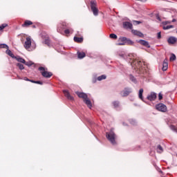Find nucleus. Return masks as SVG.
I'll use <instances>...</instances> for the list:
<instances>
[{"mask_svg": "<svg viewBox=\"0 0 177 177\" xmlns=\"http://www.w3.org/2000/svg\"><path fill=\"white\" fill-rule=\"evenodd\" d=\"M88 109H92V102L90 101L89 98H87L83 101Z\"/></svg>", "mask_w": 177, "mask_h": 177, "instance_id": "obj_20", "label": "nucleus"}, {"mask_svg": "<svg viewBox=\"0 0 177 177\" xmlns=\"http://www.w3.org/2000/svg\"><path fill=\"white\" fill-rule=\"evenodd\" d=\"M122 26H123V28H124L125 30H133L132 28H133V25H132V23L129 22V21H124L122 23Z\"/></svg>", "mask_w": 177, "mask_h": 177, "instance_id": "obj_6", "label": "nucleus"}, {"mask_svg": "<svg viewBox=\"0 0 177 177\" xmlns=\"http://www.w3.org/2000/svg\"><path fill=\"white\" fill-rule=\"evenodd\" d=\"M143 92H144V90L143 88H140L139 90V92H138V97L139 99H140V100H142V102H145V100H143Z\"/></svg>", "mask_w": 177, "mask_h": 177, "instance_id": "obj_22", "label": "nucleus"}, {"mask_svg": "<svg viewBox=\"0 0 177 177\" xmlns=\"http://www.w3.org/2000/svg\"><path fill=\"white\" fill-rule=\"evenodd\" d=\"M147 99L149 100V102H154V100L157 99V93L151 92V93L147 95Z\"/></svg>", "mask_w": 177, "mask_h": 177, "instance_id": "obj_8", "label": "nucleus"}, {"mask_svg": "<svg viewBox=\"0 0 177 177\" xmlns=\"http://www.w3.org/2000/svg\"><path fill=\"white\" fill-rule=\"evenodd\" d=\"M132 93V90L129 88H125L124 91H121L120 95L122 96V97H126L127 96H129L130 93Z\"/></svg>", "mask_w": 177, "mask_h": 177, "instance_id": "obj_7", "label": "nucleus"}, {"mask_svg": "<svg viewBox=\"0 0 177 177\" xmlns=\"http://www.w3.org/2000/svg\"><path fill=\"white\" fill-rule=\"evenodd\" d=\"M170 28H174V26H172V25H169V26H163V27H162V29H163V30H169Z\"/></svg>", "mask_w": 177, "mask_h": 177, "instance_id": "obj_39", "label": "nucleus"}, {"mask_svg": "<svg viewBox=\"0 0 177 177\" xmlns=\"http://www.w3.org/2000/svg\"><path fill=\"white\" fill-rule=\"evenodd\" d=\"M112 104L115 109L120 107V101H113Z\"/></svg>", "mask_w": 177, "mask_h": 177, "instance_id": "obj_28", "label": "nucleus"}, {"mask_svg": "<svg viewBox=\"0 0 177 177\" xmlns=\"http://www.w3.org/2000/svg\"><path fill=\"white\" fill-rule=\"evenodd\" d=\"M162 24L165 26H167V24H171V21H162Z\"/></svg>", "mask_w": 177, "mask_h": 177, "instance_id": "obj_41", "label": "nucleus"}, {"mask_svg": "<svg viewBox=\"0 0 177 177\" xmlns=\"http://www.w3.org/2000/svg\"><path fill=\"white\" fill-rule=\"evenodd\" d=\"M73 28H71V27H70V26H68V28H66L64 30V33L66 34V35H68V34H70V32H73Z\"/></svg>", "mask_w": 177, "mask_h": 177, "instance_id": "obj_25", "label": "nucleus"}, {"mask_svg": "<svg viewBox=\"0 0 177 177\" xmlns=\"http://www.w3.org/2000/svg\"><path fill=\"white\" fill-rule=\"evenodd\" d=\"M39 71H40L42 77L44 78H50L52 75H53V73L52 72H48V68H44V66H40L38 68Z\"/></svg>", "mask_w": 177, "mask_h": 177, "instance_id": "obj_2", "label": "nucleus"}, {"mask_svg": "<svg viewBox=\"0 0 177 177\" xmlns=\"http://www.w3.org/2000/svg\"><path fill=\"white\" fill-rule=\"evenodd\" d=\"M156 19H157V20H158L159 21H161V18L160 17V15H157V16H156Z\"/></svg>", "mask_w": 177, "mask_h": 177, "instance_id": "obj_47", "label": "nucleus"}, {"mask_svg": "<svg viewBox=\"0 0 177 177\" xmlns=\"http://www.w3.org/2000/svg\"><path fill=\"white\" fill-rule=\"evenodd\" d=\"M106 136L108 140H109V142H111L112 145H115L116 136L114 131H110L109 133H106Z\"/></svg>", "mask_w": 177, "mask_h": 177, "instance_id": "obj_4", "label": "nucleus"}, {"mask_svg": "<svg viewBox=\"0 0 177 177\" xmlns=\"http://www.w3.org/2000/svg\"><path fill=\"white\" fill-rule=\"evenodd\" d=\"M127 38L125 37H120L118 41H119V42H122V43H118V45H119L120 46L125 45L127 43Z\"/></svg>", "mask_w": 177, "mask_h": 177, "instance_id": "obj_13", "label": "nucleus"}, {"mask_svg": "<svg viewBox=\"0 0 177 177\" xmlns=\"http://www.w3.org/2000/svg\"><path fill=\"white\" fill-rule=\"evenodd\" d=\"M119 44H122V41H119Z\"/></svg>", "mask_w": 177, "mask_h": 177, "instance_id": "obj_54", "label": "nucleus"}, {"mask_svg": "<svg viewBox=\"0 0 177 177\" xmlns=\"http://www.w3.org/2000/svg\"><path fill=\"white\" fill-rule=\"evenodd\" d=\"M32 27L33 28H37V26H35V25H32Z\"/></svg>", "mask_w": 177, "mask_h": 177, "instance_id": "obj_52", "label": "nucleus"}, {"mask_svg": "<svg viewBox=\"0 0 177 177\" xmlns=\"http://www.w3.org/2000/svg\"><path fill=\"white\" fill-rule=\"evenodd\" d=\"M171 21H172V23H175V21H176V19H173Z\"/></svg>", "mask_w": 177, "mask_h": 177, "instance_id": "obj_51", "label": "nucleus"}, {"mask_svg": "<svg viewBox=\"0 0 177 177\" xmlns=\"http://www.w3.org/2000/svg\"><path fill=\"white\" fill-rule=\"evenodd\" d=\"M73 40L77 44H82L84 42V37H74Z\"/></svg>", "mask_w": 177, "mask_h": 177, "instance_id": "obj_19", "label": "nucleus"}, {"mask_svg": "<svg viewBox=\"0 0 177 177\" xmlns=\"http://www.w3.org/2000/svg\"><path fill=\"white\" fill-rule=\"evenodd\" d=\"M63 93L68 100H74V97L71 96L70 94V92H68L67 90H64Z\"/></svg>", "mask_w": 177, "mask_h": 177, "instance_id": "obj_11", "label": "nucleus"}, {"mask_svg": "<svg viewBox=\"0 0 177 177\" xmlns=\"http://www.w3.org/2000/svg\"><path fill=\"white\" fill-rule=\"evenodd\" d=\"M35 84H39V85H43L44 82H42L41 81H36Z\"/></svg>", "mask_w": 177, "mask_h": 177, "instance_id": "obj_46", "label": "nucleus"}, {"mask_svg": "<svg viewBox=\"0 0 177 177\" xmlns=\"http://www.w3.org/2000/svg\"><path fill=\"white\" fill-rule=\"evenodd\" d=\"M130 124H131V125H135L136 124V120H130Z\"/></svg>", "mask_w": 177, "mask_h": 177, "instance_id": "obj_42", "label": "nucleus"}, {"mask_svg": "<svg viewBox=\"0 0 177 177\" xmlns=\"http://www.w3.org/2000/svg\"><path fill=\"white\" fill-rule=\"evenodd\" d=\"M76 95L80 97V99H83V101L86 99H88V95L84 92H75Z\"/></svg>", "mask_w": 177, "mask_h": 177, "instance_id": "obj_9", "label": "nucleus"}, {"mask_svg": "<svg viewBox=\"0 0 177 177\" xmlns=\"http://www.w3.org/2000/svg\"><path fill=\"white\" fill-rule=\"evenodd\" d=\"M135 64L137 70H140V68H142V64H144V66H146V63L145 62H142V61H137L135 62Z\"/></svg>", "mask_w": 177, "mask_h": 177, "instance_id": "obj_14", "label": "nucleus"}, {"mask_svg": "<svg viewBox=\"0 0 177 177\" xmlns=\"http://www.w3.org/2000/svg\"><path fill=\"white\" fill-rule=\"evenodd\" d=\"M157 150H158V153H162V151H164V149H162V147H161V145H158V147H157Z\"/></svg>", "mask_w": 177, "mask_h": 177, "instance_id": "obj_34", "label": "nucleus"}, {"mask_svg": "<svg viewBox=\"0 0 177 177\" xmlns=\"http://www.w3.org/2000/svg\"><path fill=\"white\" fill-rule=\"evenodd\" d=\"M131 32L134 35H137V37H140V38H143V37H145V35H143V33H142V32L137 30H131Z\"/></svg>", "mask_w": 177, "mask_h": 177, "instance_id": "obj_12", "label": "nucleus"}, {"mask_svg": "<svg viewBox=\"0 0 177 177\" xmlns=\"http://www.w3.org/2000/svg\"><path fill=\"white\" fill-rule=\"evenodd\" d=\"M177 38L175 37H170L167 39L168 44H170L171 45H174V44H176Z\"/></svg>", "mask_w": 177, "mask_h": 177, "instance_id": "obj_17", "label": "nucleus"}, {"mask_svg": "<svg viewBox=\"0 0 177 177\" xmlns=\"http://www.w3.org/2000/svg\"><path fill=\"white\" fill-rule=\"evenodd\" d=\"M169 128H170V129H171V131H173L174 132H176V133H177V128H176V127H175L173 124H171L169 126Z\"/></svg>", "mask_w": 177, "mask_h": 177, "instance_id": "obj_31", "label": "nucleus"}, {"mask_svg": "<svg viewBox=\"0 0 177 177\" xmlns=\"http://www.w3.org/2000/svg\"><path fill=\"white\" fill-rule=\"evenodd\" d=\"M157 38L158 39H161V32H158Z\"/></svg>", "mask_w": 177, "mask_h": 177, "instance_id": "obj_44", "label": "nucleus"}, {"mask_svg": "<svg viewBox=\"0 0 177 177\" xmlns=\"http://www.w3.org/2000/svg\"><path fill=\"white\" fill-rule=\"evenodd\" d=\"M109 37H110L111 39H117V38H118V37L117 36V35H115V34H114V33L110 34V35H109Z\"/></svg>", "mask_w": 177, "mask_h": 177, "instance_id": "obj_32", "label": "nucleus"}, {"mask_svg": "<svg viewBox=\"0 0 177 177\" xmlns=\"http://www.w3.org/2000/svg\"><path fill=\"white\" fill-rule=\"evenodd\" d=\"M24 80H25V81H29L30 82V79H28L27 77H25L24 78Z\"/></svg>", "mask_w": 177, "mask_h": 177, "instance_id": "obj_49", "label": "nucleus"}, {"mask_svg": "<svg viewBox=\"0 0 177 177\" xmlns=\"http://www.w3.org/2000/svg\"><path fill=\"white\" fill-rule=\"evenodd\" d=\"M25 66H28V67H31V66H32V64H34V63H32V62L29 61V62H26L25 61Z\"/></svg>", "mask_w": 177, "mask_h": 177, "instance_id": "obj_36", "label": "nucleus"}, {"mask_svg": "<svg viewBox=\"0 0 177 177\" xmlns=\"http://www.w3.org/2000/svg\"><path fill=\"white\" fill-rule=\"evenodd\" d=\"M85 56H86V54L84 52H77V57L79 59H84Z\"/></svg>", "mask_w": 177, "mask_h": 177, "instance_id": "obj_23", "label": "nucleus"}, {"mask_svg": "<svg viewBox=\"0 0 177 177\" xmlns=\"http://www.w3.org/2000/svg\"><path fill=\"white\" fill-rule=\"evenodd\" d=\"M69 26H70V24L66 21L59 23L57 25V32H59V34H63V30H66V28H68Z\"/></svg>", "mask_w": 177, "mask_h": 177, "instance_id": "obj_3", "label": "nucleus"}, {"mask_svg": "<svg viewBox=\"0 0 177 177\" xmlns=\"http://www.w3.org/2000/svg\"><path fill=\"white\" fill-rule=\"evenodd\" d=\"M158 99L159 100H162V94L161 93L158 94Z\"/></svg>", "mask_w": 177, "mask_h": 177, "instance_id": "obj_43", "label": "nucleus"}, {"mask_svg": "<svg viewBox=\"0 0 177 177\" xmlns=\"http://www.w3.org/2000/svg\"><path fill=\"white\" fill-rule=\"evenodd\" d=\"M8 27V24H3L0 26V31H3V28Z\"/></svg>", "mask_w": 177, "mask_h": 177, "instance_id": "obj_37", "label": "nucleus"}, {"mask_svg": "<svg viewBox=\"0 0 177 177\" xmlns=\"http://www.w3.org/2000/svg\"><path fill=\"white\" fill-rule=\"evenodd\" d=\"M126 44L127 45H133V41H132V40H131L129 39H127Z\"/></svg>", "mask_w": 177, "mask_h": 177, "instance_id": "obj_40", "label": "nucleus"}, {"mask_svg": "<svg viewBox=\"0 0 177 177\" xmlns=\"http://www.w3.org/2000/svg\"><path fill=\"white\" fill-rule=\"evenodd\" d=\"M120 56L121 57H124V55H123V54L120 55Z\"/></svg>", "mask_w": 177, "mask_h": 177, "instance_id": "obj_53", "label": "nucleus"}, {"mask_svg": "<svg viewBox=\"0 0 177 177\" xmlns=\"http://www.w3.org/2000/svg\"><path fill=\"white\" fill-rule=\"evenodd\" d=\"M40 37L45 41L46 39H48L49 38V36L45 33V32H42L41 35H40Z\"/></svg>", "mask_w": 177, "mask_h": 177, "instance_id": "obj_27", "label": "nucleus"}, {"mask_svg": "<svg viewBox=\"0 0 177 177\" xmlns=\"http://www.w3.org/2000/svg\"><path fill=\"white\" fill-rule=\"evenodd\" d=\"M44 44H45V45H47V46L50 48L51 46L50 39L48 37V39H46V40H44Z\"/></svg>", "mask_w": 177, "mask_h": 177, "instance_id": "obj_26", "label": "nucleus"}, {"mask_svg": "<svg viewBox=\"0 0 177 177\" xmlns=\"http://www.w3.org/2000/svg\"><path fill=\"white\" fill-rule=\"evenodd\" d=\"M106 76L105 75H102L97 77L98 81H102L103 80H106Z\"/></svg>", "mask_w": 177, "mask_h": 177, "instance_id": "obj_35", "label": "nucleus"}, {"mask_svg": "<svg viewBox=\"0 0 177 177\" xmlns=\"http://www.w3.org/2000/svg\"><path fill=\"white\" fill-rule=\"evenodd\" d=\"M135 23L136 24H142V21H135Z\"/></svg>", "mask_w": 177, "mask_h": 177, "instance_id": "obj_48", "label": "nucleus"}, {"mask_svg": "<svg viewBox=\"0 0 177 177\" xmlns=\"http://www.w3.org/2000/svg\"><path fill=\"white\" fill-rule=\"evenodd\" d=\"M14 59H15V60H17V62H19V63H23V64H24L26 63V59H24L23 57H20V56H17L15 57H14Z\"/></svg>", "mask_w": 177, "mask_h": 177, "instance_id": "obj_21", "label": "nucleus"}, {"mask_svg": "<svg viewBox=\"0 0 177 177\" xmlns=\"http://www.w3.org/2000/svg\"><path fill=\"white\" fill-rule=\"evenodd\" d=\"M6 53L8 55V56H10V57H12V59H15V57H16L14 54L12 53V51L9 50V48H7V50H6Z\"/></svg>", "mask_w": 177, "mask_h": 177, "instance_id": "obj_24", "label": "nucleus"}, {"mask_svg": "<svg viewBox=\"0 0 177 177\" xmlns=\"http://www.w3.org/2000/svg\"><path fill=\"white\" fill-rule=\"evenodd\" d=\"M90 8L95 16L99 15V9L97 8V1L96 0L90 1Z\"/></svg>", "mask_w": 177, "mask_h": 177, "instance_id": "obj_1", "label": "nucleus"}, {"mask_svg": "<svg viewBox=\"0 0 177 177\" xmlns=\"http://www.w3.org/2000/svg\"><path fill=\"white\" fill-rule=\"evenodd\" d=\"M129 80H130V81H132V82H133L134 84H136V82H137L136 78L135 77H133V75H129Z\"/></svg>", "mask_w": 177, "mask_h": 177, "instance_id": "obj_29", "label": "nucleus"}, {"mask_svg": "<svg viewBox=\"0 0 177 177\" xmlns=\"http://www.w3.org/2000/svg\"><path fill=\"white\" fill-rule=\"evenodd\" d=\"M36 82L35 80H30L29 82H32V84H36Z\"/></svg>", "mask_w": 177, "mask_h": 177, "instance_id": "obj_50", "label": "nucleus"}, {"mask_svg": "<svg viewBox=\"0 0 177 177\" xmlns=\"http://www.w3.org/2000/svg\"><path fill=\"white\" fill-rule=\"evenodd\" d=\"M138 44H140V45H142L143 46H145L146 48H150V44H149V41L143 39H140L138 41Z\"/></svg>", "mask_w": 177, "mask_h": 177, "instance_id": "obj_15", "label": "nucleus"}, {"mask_svg": "<svg viewBox=\"0 0 177 177\" xmlns=\"http://www.w3.org/2000/svg\"><path fill=\"white\" fill-rule=\"evenodd\" d=\"M175 60H176V55H175V54H171L170 57V62H174Z\"/></svg>", "mask_w": 177, "mask_h": 177, "instance_id": "obj_38", "label": "nucleus"}, {"mask_svg": "<svg viewBox=\"0 0 177 177\" xmlns=\"http://www.w3.org/2000/svg\"><path fill=\"white\" fill-rule=\"evenodd\" d=\"M17 67H18V68H19V70H24V65H23V64L17 63Z\"/></svg>", "mask_w": 177, "mask_h": 177, "instance_id": "obj_30", "label": "nucleus"}, {"mask_svg": "<svg viewBox=\"0 0 177 177\" xmlns=\"http://www.w3.org/2000/svg\"><path fill=\"white\" fill-rule=\"evenodd\" d=\"M168 70V59H165L162 64V71H167Z\"/></svg>", "mask_w": 177, "mask_h": 177, "instance_id": "obj_18", "label": "nucleus"}, {"mask_svg": "<svg viewBox=\"0 0 177 177\" xmlns=\"http://www.w3.org/2000/svg\"><path fill=\"white\" fill-rule=\"evenodd\" d=\"M156 109L158 111H161L162 113L167 112V106L162 103H160L156 105Z\"/></svg>", "mask_w": 177, "mask_h": 177, "instance_id": "obj_5", "label": "nucleus"}, {"mask_svg": "<svg viewBox=\"0 0 177 177\" xmlns=\"http://www.w3.org/2000/svg\"><path fill=\"white\" fill-rule=\"evenodd\" d=\"M0 48L1 49H9V46L7 44H0Z\"/></svg>", "mask_w": 177, "mask_h": 177, "instance_id": "obj_33", "label": "nucleus"}, {"mask_svg": "<svg viewBox=\"0 0 177 177\" xmlns=\"http://www.w3.org/2000/svg\"><path fill=\"white\" fill-rule=\"evenodd\" d=\"M33 23L32 21L30 20H26L24 23L21 25V27H24V28H27L29 26H32Z\"/></svg>", "mask_w": 177, "mask_h": 177, "instance_id": "obj_16", "label": "nucleus"}, {"mask_svg": "<svg viewBox=\"0 0 177 177\" xmlns=\"http://www.w3.org/2000/svg\"><path fill=\"white\" fill-rule=\"evenodd\" d=\"M24 48L26 49H30V48H31V37H26V40L24 44Z\"/></svg>", "mask_w": 177, "mask_h": 177, "instance_id": "obj_10", "label": "nucleus"}, {"mask_svg": "<svg viewBox=\"0 0 177 177\" xmlns=\"http://www.w3.org/2000/svg\"><path fill=\"white\" fill-rule=\"evenodd\" d=\"M156 170L160 172V174H162V171L161 170V169H160V167H156Z\"/></svg>", "mask_w": 177, "mask_h": 177, "instance_id": "obj_45", "label": "nucleus"}]
</instances>
